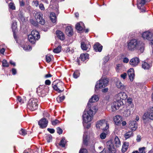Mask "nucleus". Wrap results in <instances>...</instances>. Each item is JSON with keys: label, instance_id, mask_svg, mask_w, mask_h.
<instances>
[{"label": "nucleus", "instance_id": "58836bf2", "mask_svg": "<svg viewBox=\"0 0 153 153\" xmlns=\"http://www.w3.org/2000/svg\"><path fill=\"white\" fill-rule=\"evenodd\" d=\"M45 139L47 140V142L48 143H49L52 140V136L51 134L47 135L45 137Z\"/></svg>", "mask_w": 153, "mask_h": 153}, {"label": "nucleus", "instance_id": "09e8293b", "mask_svg": "<svg viewBox=\"0 0 153 153\" xmlns=\"http://www.w3.org/2000/svg\"><path fill=\"white\" fill-rule=\"evenodd\" d=\"M79 153H88V152L86 149H81L80 150Z\"/></svg>", "mask_w": 153, "mask_h": 153}, {"label": "nucleus", "instance_id": "4468645a", "mask_svg": "<svg viewBox=\"0 0 153 153\" xmlns=\"http://www.w3.org/2000/svg\"><path fill=\"white\" fill-rule=\"evenodd\" d=\"M137 123L135 121H131L129 123V127L132 131H135L137 128Z\"/></svg>", "mask_w": 153, "mask_h": 153}, {"label": "nucleus", "instance_id": "f3484780", "mask_svg": "<svg viewBox=\"0 0 153 153\" xmlns=\"http://www.w3.org/2000/svg\"><path fill=\"white\" fill-rule=\"evenodd\" d=\"M128 74L130 80L131 81H132L134 76V69L133 68H130L128 71Z\"/></svg>", "mask_w": 153, "mask_h": 153}, {"label": "nucleus", "instance_id": "4c0bfd02", "mask_svg": "<svg viewBox=\"0 0 153 153\" xmlns=\"http://www.w3.org/2000/svg\"><path fill=\"white\" fill-rule=\"evenodd\" d=\"M79 73L78 71H75L73 74V77L75 78H77L79 76Z\"/></svg>", "mask_w": 153, "mask_h": 153}, {"label": "nucleus", "instance_id": "338daca9", "mask_svg": "<svg viewBox=\"0 0 153 153\" xmlns=\"http://www.w3.org/2000/svg\"><path fill=\"white\" fill-rule=\"evenodd\" d=\"M52 76L51 74H48L45 75V77L46 78H47L49 77H51Z\"/></svg>", "mask_w": 153, "mask_h": 153}, {"label": "nucleus", "instance_id": "680f3d73", "mask_svg": "<svg viewBox=\"0 0 153 153\" xmlns=\"http://www.w3.org/2000/svg\"><path fill=\"white\" fill-rule=\"evenodd\" d=\"M141 139V136L139 135H137V139L136 140L137 142H139L140 141Z\"/></svg>", "mask_w": 153, "mask_h": 153}, {"label": "nucleus", "instance_id": "37998d69", "mask_svg": "<svg viewBox=\"0 0 153 153\" xmlns=\"http://www.w3.org/2000/svg\"><path fill=\"white\" fill-rule=\"evenodd\" d=\"M145 147H143L139 149V153H146L145 150Z\"/></svg>", "mask_w": 153, "mask_h": 153}, {"label": "nucleus", "instance_id": "bf43d9fd", "mask_svg": "<svg viewBox=\"0 0 153 153\" xmlns=\"http://www.w3.org/2000/svg\"><path fill=\"white\" fill-rule=\"evenodd\" d=\"M127 102L128 103L130 104H131L132 103V99L131 98H128L127 100Z\"/></svg>", "mask_w": 153, "mask_h": 153}, {"label": "nucleus", "instance_id": "f8f14e48", "mask_svg": "<svg viewBox=\"0 0 153 153\" xmlns=\"http://www.w3.org/2000/svg\"><path fill=\"white\" fill-rule=\"evenodd\" d=\"M48 121L45 118H43L41 119L38 122V124L40 128H45L48 125Z\"/></svg>", "mask_w": 153, "mask_h": 153}, {"label": "nucleus", "instance_id": "a19ab883", "mask_svg": "<svg viewBox=\"0 0 153 153\" xmlns=\"http://www.w3.org/2000/svg\"><path fill=\"white\" fill-rule=\"evenodd\" d=\"M19 134L23 135L25 136L27 134L26 130L23 129H22L19 131Z\"/></svg>", "mask_w": 153, "mask_h": 153}, {"label": "nucleus", "instance_id": "ddd939ff", "mask_svg": "<svg viewBox=\"0 0 153 153\" xmlns=\"http://www.w3.org/2000/svg\"><path fill=\"white\" fill-rule=\"evenodd\" d=\"M122 104V102L116 100V101L114 102L111 105V109L112 111H115L119 109L120 105Z\"/></svg>", "mask_w": 153, "mask_h": 153}, {"label": "nucleus", "instance_id": "39448f33", "mask_svg": "<svg viewBox=\"0 0 153 153\" xmlns=\"http://www.w3.org/2000/svg\"><path fill=\"white\" fill-rule=\"evenodd\" d=\"M108 80L107 79H101L99 81L98 85V83L95 86V89H98L99 88H102L106 86L108 83Z\"/></svg>", "mask_w": 153, "mask_h": 153}, {"label": "nucleus", "instance_id": "e2e57ef3", "mask_svg": "<svg viewBox=\"0 0 153 153\" xmlns=\"http://www.w3.org/2000/svg\"><path fill=\"white\" fill-rule=\"evenodd\" d=\"M129 61L128 59L126 57L124 58L123 60V62L124 63H127Z\"/></svg>", "mask_w": 153, "mask_h": 153}, {"label": "nucleus", "instance_id": "7ed1b4c3", "mask_svg": "<svg viewBox=\"0 0 153 153\" xmlns=\"http://www.w3.org/2000/svg\"><path fill=\"white\" fill-rule=\"evenodd\" d=\"M38 100L37 99L32 98L29 100L27 104V108L31 111L37 109L38 106Z\"/></svg>", "mask_w": 153, "mask_h": 153}, {"label": "nucleus", "instance_id": "603ef678", "mask_svg": "<svg viewBox=\"0 0 153 153\" xmlns=\"http://www.w3.org/2000/svg\"><path fill=\"white\" fill-rule=\"evenodd\" d=\"M47 130L51 134H53L55 132V130L53 128H48Z\"/></svg>", "mask_w": 153, "mask_h": 153}, {"label": "nucleus", "instance_id": "72a5a7b5", "mask_svg": "<svg viewBox=\"0 0 153 153\" xmlns=\"http://www.w3.org/2000/svg\"><path fill=\"white\" fill-rule=\"evenodd\" d=\"M131 113V111L130 109L125 110L123 113V116L125 117H128L130 115Z\"/></svg>", "mask_w": 153, "mask_h": 153}, {"label": "nucleus", "instance_id": "cd10ccee", "mask_svg": "<svg viewBox=\"0 0 153 153\" xmlns=\"http://www.w3.org/2000/svg\"><path fill=\"white\" fill-rule=\"evenodd\" d=\"M129 145L128 142H125L124 143L122 149V152H125L127 149Z\"/></svg>", "mask_w": 153, "mask_h": 153}, {"label": "nucleus", "instance_id": "9b49d317", "mask_svg": "<svg viewBox=\"0 0 153 153\" xmlns=\"http://www.w3.org/2000/svg\"><path fill=\"white\" fill-rule=\"evenodd\" d=\"M106 144L108 150V153H115V149L114 147L113 144L111 141H108L106 143Z\"/></svg>", "mask_w": 153, "mask_h": 153}, {"label": "nucleus", "instance_id": "393cba45", "mask_svg": "<svg viewBox=\"0 0 153 153\" xmlns=\"http://www.w3.org/2000/svg\"><path fill=\"white\" fill-rule=\"evenodd\" d=\"M81 47L82 50L86 51L89 48L90 45L89 44H86L85 42H83L81 43Z\"/></svg>", "mask_w": 153, "mask_h": 153}, {"label": "nucleus", "instance_id": "3c124183", "mask_svg": "<svg viewBox=\"0 0 153 153\" xmlns=\"http://www.w3.org/2000/svg\"><path fill=\"white\" fill-rule=\"evenodd\" d=\"M17 101H19L21 103H24L23 100H22L21 97L20 96L17 97Z\"/></svg>", "mask_w": 153, "mask_h": 153}, {"label": "nucleus", "instance_id": "c03bdc74", "mask_svg": "<svg viewBox=\"0 0 153 153\" xmlns=\"http://www.w3.org/2000/svg\"><path fill=\"white\" fill-rule=\"evenodd\" d=\"M59 121L57 120H53L51 121L52 124L53 126H55L57 124L59 123Z\"/></svg>", "mask_w": 153, "mask_h": 153}, {"label": "nucleus", "instance_id": "c9c22d12", "mask_svg": "<svg viewBox=\"0 0 153 153\" xmlns=\"http://www.w3.org/2000/svg\"><path fill=\"white\" fill-rule=\"evenodd\" d=\"M64 99L65 96H59L57 98L56 100L58 102H62Z\"/></svg>", "mask_w": 153, "mask_h": 153}, {"label": "nucleus", "instance_id": "052dcab7", "mask_svg": "<svg viewBox=\"0 0 153 153\" xmlns=\"http://www.w3.org/2000/svg\"><path fill=\"white\" fill-rule=\"evenodd\" d=\"M12 74L13 75H15L17 73L16 70L14 68H13L12 69Z\"/></svg>", "mask_w": 153, "mask_h": 153}, {"label": "nucleus", "instance_id": "ea45409f", "mask_svg": "<svg viewBox=\"0 0 153 153\" xmlns=\"http://www.w3.org/2000/svg\"><path fill=\"white\" fill-rule=\"evenodd\" d=\"M2 63L3 67H8L9 66V64L6 60L4 59L2 61Z\"/></svg>", "mask_w": 153, "mask_h": 153}, {"label": "nucleus", "instance_id": "9d476101", "mask_svg": "<svg viewBox=\"0 0 153 153\" xmlns=\"http://www.w3.org/2000/svg\"><path fill=\"white\" fill-rule=\"evenodd\" d=\"M142 36L144 39L151 40L153 38V33L149 31H146L143 33Z\"/></svg>", "mask_w": 153, "mask_h": 153}, {"label": "nucleus", "instance_id": "2f4dec72", "mask_svg": "<svg viewBox=\"0 0 153 153\" xmlns=\"http://www.w3.org/2000/svg\"><path fill=\"white\" fill-rule=\"evenodd\" d=\"M66 141L65 138L63 137L62 138L61 140L60 141L59 145L62 147H65L66 144Z\"/></svg>", "mask_w": 153, "mask_h": 153}, {"label": "nucleus", "instance_id": "79ce46f5", "mask_svg": "<svg viewBox=\"0 0 153 153\" xmlns=\"http://www.w3.org/2000/svg\"><path fill=\"white\" fill-rule=\"evenodd\" d=\"M9 7L13 10H15L16 9L14 4L13 3H10L9 5Z\"/></svg>", "mask_w": 153, "mask_h": 153}, {"label": "nucleus", "instance_id": "6e6d98bb", "mask_svg": "<svg viewBox=\"0 0 153 153\" xmlns=\"http://www.w3.org/2000/svg\"><path fill=\"white\" fill-rule=\"evenodd\" d=\"M33 3L34 4V5L36 7L38 6L39 5V2L37 0L33 1Z\"/></svg>", "mask_w": 153, "mask_h": 153}, {"label": "nucleus", "instance_id": "5701e85b", "mask_svg": "<svg viewBox=\"0 0 153 153\" xmlns=\"http://www.w3.org/2000/svg\"><path fill=\"white\" fill-rule=\"evenodd\" d=\"M31 35L33 36L37 40L40 38V36L39 33L35 30H33L31 32Z\"/></svg>", "mask_w": 153, "mask_h": 153}, {"label": "nucleus", "instance_id": "6ab92c4d", "mask_svg": "<svg viewBox=\"0 0 153 153\" xmlns=\"http://www.w3.org/2000/svg\"><path fill=\"white\" fill-rule=\"evenodd\" d=\"M152 66V64L146 62V61L142 62V67L145 70H149L151 68Z\"/></svg>", "mask_w": 153, "mask_h": 153}, {"label": "nucleus", "instance_id": "a878e982", "mask_svg": "<svg viewBox=\"0 0 153 153\" xmlns=\"http://www.w3.org/2000/svg\"><path fill=\"white\" fill-rule=\"evenodd\" d=\"M114 143L117 147H119L121 146V143L120 139L117 136H116L114 139Z\"/></svg>", "mask_w": 153, "mask_h": 153}, {"label": "nucleus", "instance_id": "c756f323", "mask_svg": "<svg viewBox=\"0 0 153 153\" xmlns=\"http://www.w3.org/2000/svg\"><path fill=\"white\" fill-rule=\"evenodd\" d=\"M133 131H129L125 134H124V137L126 139H128L130 137L133 136Z\"/></svg>", "mask_w": 153, "mask_h": 153}, {"label": "nucleus", "instance_id": "774afa93", "mask_svg": "<svg viewBox=\"0 0 153 153\" xmlns=\"http://www.w3.org/2000/svg\"><path fill=\"white\" fill-rule=\"evenodd\" d=\"M20 5L21 7L23 6H24L25 3L24 1L23 0L20 1Z\"/></svg>", "mask_w": 153, "mask_h": 153}, {"label": "nucleus", "instance_id": "8fccbe9b", "mask_svg": "<svg viewBox=\"0 0 153 153\" xmlns=\"http://www.w3.org/2000/svg\"><path fill=\"white\" fill-rule=\"evenodd\" d=\"M109 56H105L104 58V63H105L109 60Z\"/></svg>", "mask_w": 153, "mask_h": 153}, {"label": "nucleus", "instance_id": "1a4fd4ad", "mask_svg": "<svg viewBox=\"0 0 153 153\" xmlns=\"http://www.w3.org/2000/svg\"><path fill=\"white\" fill-rule=\"evenodd\" d=\"M143 118L144 120L149 118L150 119L153 120V107L149 111L144 113Z\"/></svg>", "mask_w": 153, "mask_h": 153}, {"label": "nucleus", "instance_id": "de8ad7c7", "mask_svg": "<svg viewBox=\"0 0 153 153\" xmlns=\"http://www.w3.org/2000/svg\"><path fill=\"white\" fill-rule=\"evenodd\" d=\"M106 134L104 133H102L100 135V137L102 139H104L105 138Z\"/></svg>", "mask_w": 153, "mask_h": 153}, {"label": "nucleus", "instance_id": "5fc2aeb1", "mask_svg": "<svg viewBox=\"0 0 153 153\" xmlns=\"http://www.w3.org/2000/svg\"><path fill=\"white\" fill-rule=\"evenodd\" d=\"M127 74L126 73H124L123 74L120 75L121 77L123 79H125L126 77Z\"/></svg>", "mask_w": 153, "mask_h": 153}, {"label": "nucleus", "instance_id": "dca6fc26", "mask_svg": "<svg viewBox=\"0 0 153 153\" xmlns=\"http://www.w3.org/2000/svg\"><path fill=\"white\" fill-rule=\"evenodd\" d=\"M116 85L117 88H120L123 91L126 90L128 88L127 85H123L121 82L120 80L117 81L116 83Z\"/></svg>", "mask_w": 153, "mask_h": 153}, {"label": "nucleus", "instance_id": "b1692460", "mask_svg": "<svg viewBox=\"0 0 153 153\" xmlns=\"http://www.w3.org/2000/svg\"><path fill=\"white\" fill-rule=\"evenodd\" d=\"M56 33L58 37L61 40H63L65 39V36L63 33L61 31L57 30Z\"/></svg>", "mask_w": 153, "mask_h": 153}, {"label": "nucleus", "instance_id": "4be33fe9", "mask_svg": "<svg viewBox=\"0 0 153 153\" xmlns=\"http://www.w3.org/2000/svg\"><path fill=\"white\" fill-rule=\"evenodd\" d=\"M114 121L115 124L117 125H119L120 124L122 121V117L119 115L116 116L114 118Z\"/></svg>", "mask_w": 153, "mask_h": 153}, {"label": "nucleus", "instance_id": "13d9d810", "mask_svg": "<svg viewBox=\"0 0 153 153\" xmlns=\"http://www.w3.org/2000/svg\"><path fill=\"white\" fill-rule=\"evenodd\" d=\"M17 27L16 25V24H15L14 23H13L12 24V28L13 30V32H14V30H15V29Z\"/></svg>", "mask_w": 153, "mask_h": 153}, {"label": "nucleus", "instance_id": "6e6552de", "mask_svg": "<svg viewBox=\"0 0 153 153\" xmlns=\"http://www.w3.org/2000/svg\"><path fill=\"white\" fill-rule=\"evenodd\" d=\"M116 97L117 98L116 100L123 103L122 100L126 99L127 96L125 93L121 92L117 94Z\"/></svg>", "mask_w": 153, "mask_h": 153}, {"label": "nucleus", "instance_id": "4d7b16f0", "mask_svg": "<svg viewBox=\"0 0 153 153\" xmlns=\"http://www.w3.org/2000/svg\"><path fill=\"white\" fill-rule=\"evenodd\" d=\"M43 116L46 117H49L50 115L47 112L45 111L43 113Z\"/></svg>", "mask_w": 153, "mask_h": 153}, {"label": "nucleus", "instance_id": "2eb2a0df", "mask_svg": "<svg viewBox=\"0 0 153 153\" xmlns=\"http://www.w3.org/2000/svg\"><path fill=\"white\" fill-rule=\"evenodd\" d=\"M140 62L139 58L137 57L133 58L131 59L129 63L133 67H135L137 66Z\"/></svg>", "mask_w": 153, "mask_h": 153}, {"label": "nucleus", "instance_id": "a211bd4d", "mask_svg": "<svg viewBox=\"0 0 153 153\" xmlns=\"http://www.w3.org/2000/svg\"><path fill=\"white\" fill-rule=\"evenodd\" d=\"M66 34L68 36H71L72 35L73 33V30L71 26H67L65 30Z\"/></svg>", "mask_w": 153, "mask_h": 153}, {"label": "nucleus", "instance_id": "49530a36", "mask_svg": "<svg viewBox=\"0 0 153 153\" xmlns=\"http://www.w3.org/2000/svg\"><path fill=\"white\" fill-rule=\"evenodd\" d=\"M56 130L57 133L59 134H62L63 132L62 129L59 127H58L57 128Z\"/></svg>", "mask_w": 153, "mask_h": 153}, {"label": "nucleus", "instance_id": "69168bd1", "mask_svg": "<svg viewBox=\"0 0 153 153\" xmlns=\"http://www.w3.org/2000/svg\"><path fill=\"white\" fill-rule=\"evenodd\" d=\"M51 82L50 80L48 79L46 80L45 82V83L46 85H49L51 84Z\"/></svg>", "mask_w": 153, "mask_h": 153}, {"label": "nucleus", "instance_id": "c85d7f7f", "mask_svg": "<svg viewBox=\"0 0 153 153\" xmlns=\"http://www.w3.org/2000/svg\"><path fill=\"white\" fill-rule=\"evenodd\" d=\"M50 18L51 21L53 23H55L56 21V16L54 13H52L50 14Z\"/></svg>", "mask_w": 153, "mask_h": 153}, {"label": "nucleus", "instance_id": "e433bc0d", "mask_svg": "<svg viewBox=\"0 0 153 153\" xmlns=\"http://www.w3.org/2000/svg\"><path fill=\"white\" fill-rule=\"evenodd\" d=\"M53 56L52 55H51L50 54H48L46 56V61L47 62H50L51 59V57Z\"/></svg>", "mask_w": 153, "mask_h": 153}, {"label": "nucleus", "instance_id": "423d86ee", "mask_svg": "<svg viewBox=\"0 0 153 153\" xmlns=\"http://www.w3.org/2000/svg\"><path fill=\"white\" fill-rule=\"evenodd\" d=\"M43 15L40 12H36L35 15V18L37 22L42 25H44L45 22V20L43 18Z\"/></svg>", "mask_w": 153, "mask_h": 153}, {"label": "nucleus", "instance_id": "412c9836", "mask_svg": "<svg viewBox=\"0 0 153 153\" xmlns=\"http://www.w3.org/2000/svg\"><path fill=\"white\" fill-rule=\"evenodd\" d=\"M84 28L85 26L82 22H79L76 25V28L78 30L82 31Z\"/></svg>", "mask_w": 153, "mask_h": 153}, {"label": "nucleus", "instance_id": "864d4df0", "mask_svg": "<svg viewBox=\"0 0 153 153\" xmlns=\"http://www.w3.org/2000/svg\"><path fill=\"white\" fill-rule=\"evenodd\" d=\"M39 8L42 10H44L45 9V8L44 5L42 4H39Z\"/></svg>", "mask_w": 153, "mask_h": 153}, {"label": "nucleus", "instance_id": "20e7f679", "mask_svg": "<svg viewBox=\"0 0 153 153\" xmlns=\"http://www.w3.org/2000/svg\"><path fill=\"white\" fill-rule=\"evenodd\" d=\"M96 127L98 129H101L105 131L108 129L109 126L107 121L105 119H103L97 122Z\"/></svg>", "mask_w": 153, "mask_h": 153}, {"label": "nucleus", "instance_id": "aec40b11", "mask_svg": "<svg viewBox=\"0 0 153 153\" xmlns=\"http://www.w3.org/2000/svg\"><path fill=\"white\" fill-rule=\"evenodd\" d=\"M94 48L96 52H100L102 48V46L99 43H96L94 45Z\"/></svg>", "mask_w": 153, "mask_h": 153}, {"label": "nucleus", "instance_id": "f03ea898", "mask_svg": "<svg viewBox=\"0 0 153 153\" xmlns=\"http://www.w3.org/2000/svg\"><path fill=\"white\" fill-rule=\"evenodd\" d=\"M126 47L127 49L130 51H140L143 53L144 51V44L135 39L128 41L127 42Z\"/></svg>", "mask_w": 153, "mask_h": 153}, {"label": "nucleus", "instance_id": "0e129e2a", "mask_svg": "<svg viewBox=\"0 0 153 153\" xmlns=\"http://www.w3.org/2000/svg\"><path fill=\"white\" fill-rule=\"evenodd\" d=\"M84 137L85 136H84H84H83V143L84 144H86L87 143V140L86 138V137L85 138Z\"/></svg>", "mask_w": 153, "mask_h": 153}, {"label": "nucleus", "instance_id": "f704fd0d", "mask_svg": "<svg viewBox=\"0 0 153 153\" xmlns=\"http://www.w3.org/2000/svg\"><path fill=\"white\" fill-rule=\"evenodd\" d=\"M61 46L60 45L59 46L55 48L53 50V52L55 53H58L61 51Z\"/></svg>", "mask_w": 153, "mask_h": 153}, {"label": "nucleus", "instance_id": "473e14b6", "mask_svg": "<svg viewBox=\"0 0 153 153\" xmlns=\"http://www.w3.org/2000/svg\"><path fill=\"white\" fill-rule=\"evenodd\" d=\"M146 3L145 0H141L140 2H139L138 1L137 3V6L139 9H141V7L143 6H144V5Z\"/></svg>", "mask_w": 153, "mask_h": 153}, {"label": "nucleus", "instance_id": "7c9ffc66", "mask_svg": "<svg viewBox=\"0 0 153 153\" xmlns=\"http://www.w3.org/2000/svg\"><path fill=\"white\" fill-rule=\"evenodd\" d=\"M28 39L30 42L32 44L35 43L36 40H37L33 36L31 35H29L28 36Z\"/></svg>", "mask_w": 153, "mask_h": 153}, {"label": "nucleus", "instance_id": "a18cd8bd", "mask_svg": "<svg viewBox=\"0 0 153 153\" xmlns=\"http://www.w3.org/2000/svg\"><path fill=\"white\" fill-rule=\"evenodd\" d=\"M23 49L25 51H29V50H31V46L29 45L27 46H25L24 48Z\"/></svg>", "mask_w": 153, "mask_h": 153}, {"label": "nucleus", "instance_id": "bb28decb", "mask_svg": "<svg viewBox=\"0 0 153 153\" xmlns=\"http://www.w3.org/2000/svg\"><path fill=\"white\" fill-rule=\"evenodd\" d=\"M89 55L88 53H82L81 54L80 59L82 61H84L87 59H88Z\"/></svg>", "mask_w": 153, "mask_h": 153}, {"label": "nucleus", "instance_id": "f257e3e1", "mask_svg": "<svg viewBox=\"0 0 153 153\" xmlns=\"http://www.w3.org/2000/svg\"><path fill=\"white\" fill-rule=\"evenodd\" d=\"M99 100V97L98 96L94 95L89 100L87 105V107L89 109L88 110L84 111L82 115L83 122L85 123H88L90 122L93 118V115L97 111V109L96 106H92V103L98 101Z\"/></svg>", "mask_w": 153, "mask_h": 153}, {"label": "nucleus", "instance_id": "0eeeda50", "mask_svg": "<svg viewBox=\"0 0 153 153\" xmlns=\"http://www.w3.org/2000/svg\"><path fill=\"white\" fill-rule=\"evenodd\" d=\"M64 84L62 82H59L55 85L53 84H52V87L53 89L59 93L62 92L64 91Z\"/></svg>", "mask_w": 153, "mask_h": 153}]
</instances>
